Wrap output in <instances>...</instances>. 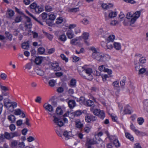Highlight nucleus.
Wrapping results in <instances>:
<instances>
[{
  "label": "nucleus",
  "mask_w": 148,
  "mask_h": 148,
  "mask_svg": "<svg viewBox=\"0 0 148 148\" xmlns=\"http://www.w3.org/2000/svg\"><path fill=\"white\" fill-rule=\"evenodd\" d=\"M97 142L94 139H87L86 144L89 145H93L97 144Z\"/></svg>",
  "instance_id": "nucleus-10"
},
{
  "label": "nucleus",
  "mask_w": 148,
  "mask_h": 148,
  "mask_svg": "<svg viewBox=\"0 0 148 148\" xmlns=\"http://www.w3.org/2000/svg\"><path fill=\"white\" fill-rule=\"evenodd\" d=\"M75 127L79 129H82L84 126L83 124L82 123L79 119L75 120Z\"/></svg>",
  "instance_id": "nucleus-6"
},
{
  "label": "nucleus",
  "mask_w": 148,
  "mask_h": 148,
  "mask_svg": "<svg viewBox=\"0 0 148 148\" xmlns=\"http://www.w3.org/2000/svg\"><path fill=\"white\" fill-rule=\"evenodd\" d=\"M14 14L13 11L11 10H7L6 14L7 15H8L9 17L13 16Z\"/></svg>",
  "instance_id": "nucleus-22"
},
{
  "label": "nucleus",
  "mask_w": 148,
  "mask_h": 148,
  "mask_svg": "<svg viewBox=\"0 0 148 148\" xmlns=\"http://www.w3.org/2000/svg\"><path fill=\"white\" fill-rule=\"evenodd\" d=\"M56 112L57 115H62L63 113L62 110L59 107H58L57 108Z\"/></svg>",
  "instance_id": "nucleus-23"
},
{
  "label": "nucleus",
  "mask_w": 148,
  "mask_h": 148,
  "mask_svg": "<svg viewBox=\"0 0 148 148\" xmlns=\"http://www.w3.org/2000/svg\"><path fill=\"white\" fill-rule=\"evenodd\" d=\"M8 119L11 123H14L16 121V118L15 116L12 114H11L8 116Z\"/></svg>",
  "instance_id": "nucleus-16"
},
{
  "label": "nucleus",
  "mask_w": 148,
  "mask_h": 148,
  "mask_svg": "<svg viewBox=\"0 0 148 148\" xmlns=\"http://www.w3.org/2000/svg\"><path fill=\"white\" fill-rule=\"evenodd\" d=\"M97 119V117L92 115L87 114L85 117V120L86 122L89 123L91 121H94Z\"/></svg>",
  "instance_id": "nucleus-5"
},
{
  "label": "nucleus",
  "mask_w": 148,
  "mask_h": 148,
  "mask_svg": "<svg viewBox=\"0 0 148 148\" xmlns=\"http://www.w3.org/2000/svg\"><path fill=\"white\" fill-rule=\"evenodd\" d=\"M60 57L63 60H64L66 62H67L68 61V59L67 58H66L65 56L63 54H61Z\"/></svg>",
  "instance_id": "nucleus-53"
},
{
  "label": "nucleus",
  "mask_w": 148,
  "mask_h": 148,
  "mask_svg": "<svg viewBox=\"0 0 148 148\" xmlns=\"http://www.w3.org/2000/svg\"><path fill=\"white\" fill-rule=\"evenodd\" d=\"M138 123L139 125H141L144 122V119L142 118H139L138 119Z\"/></svg>",
  "instance_id": "nucleus-52"
},
{
  "label": "nucleus",
  "mask_w": 148,
  "mask_h": 148,
  "mask_svg": "<svg viewBox=\"0 0 148 148\" xmlns=\"http://www.w3.org/2000/svg\"><path fill=\"white\" fill-rule=\"evenodd\" d=\"M98 116L100 118L103 119L105 117V114L103 110L100 111L99 113Z\"/></svg>",
  "instance_id": "nucleus-26"
},
{
  "label": "nucleus",
  "mask_w": 148,
  "mask_h": 148,
  "mask_svg": "<svg viewBox=\"0 0 148 148\" xmlns=\"http://www.w3.org/2000/svg\"><path fill=\"white\" fill-rule=\"evenodd\" d=\"M4 105L7 109L11 112H12L14 107V105H12V102H10L9 100L7 101L4 100L3 101Z\"/></svg>",
  "instance_id": "nucleus-2"
},
{
  "label": "nucleus",
  "mask_w": 148,
  "mask_h": 148,
  "mask_svg": "<svg viewBox=\"0 0 148 148\" xmlns=\"http://www.w3.org/2000/svg\"><path fill=\"white\" fill-rule=\"evenodd\" d=\"M9 128L12 132H13L16 129V127L14 124H11L9 126Z\"/></svg>",
  "instance_id": "nucleus-51"
},
{
  "label": "nucleus",
  "mask_w": 148,
  "mask_h": 148,
  "mask_svg": "<svg viewBox=\"0 0 148 148\" xmlns=\"http://www.w3.org/2000/svg\"><path fill=\"white\" fill-rule=\"evenodd\" d=\"M34 10L36 13H39L42 11L43 10V9L42 8L39 6L37 5Z\"/></svg>",
  "instance_id": "nucleus-19"
},
{
  "label": "nucleus",
  "mask_w": 148,
  "mask_h": 148,
  "mask_svg": "<svg viewBox=\"0 0 148 148\" xmlns=\"http://www.w3.org/2000/svg\"><path fill=\"white\" fill-rule=\"evenodd\" d=\"M25 26L26 28L30 29L32 28V24L31 22H26Z\"/></svg>",
  "instance_id": "nucleus-46"
},
{
  "label": "nucleus",
  "mask_w": 148,
  "mask_h": 148,
  "mask_svg": "<svg viewBox=\"0 0 148 148\" xmlns=\"http://www.w3.org/2000/svg\"><path fill=\"white\" fill-rule=\"evenodd\" d=\"M115 39V36L114 35H110L108 38V42H113Z\"/></svg>",
  "instance_id": "nucleus-36"
},
{
  "label": "nucleus",
  "mask_w": 148,
  "mask_h": 148,
  "mask_svg": "<svg viewBox=\"0 0 148 148\" xmlns=\"http://www.w3.org/2000/svg\"><path fill=\"white\" fill-rule=\"evenodd\" d=\"M82 113V112L80 110H78L75 112L72 113V114L75 116H79Z\"/></svg>",
  "instance_id": "nucleus-34"
},
{
  "label": "nucleus",
  "mask_w": 148,
  "mask_h": 148,
  "mask_svg": "<svg viewBox=\"0 0 148 148\" xmlns=\"http://www.w3.org/2000/svg\"><path fill=\"white\" fill-rule=\"evenodd\" d=\"M43 107L46 111H48L49 114L51 116L53 115L52 112L53 111V109L51 105L47 103H45L43 105Z\"/></svg>",
  "instance_id": "nucleus-3"
},
{
  "label": "nucleus",
  "mask_w": 148,
  "mask_h": 148,
  "mask_svg": "<svg viewBox=\"0 0 148 148\" xmlns=\"http://www.w3.org/2000/svg\"><path fill=\"white\" fill-rule=\"evenodd\" d=\"M45 49L42 47H40L38 48V53L40 54H43L45 51Z\"/></svg>",
  "instance_id": "nucleus-31"
},
{
  "label": "nucleus",
  "mask_w": 148,
  "mask_h": 148,
  "mask_svg": "<svg viewBox=\"0 0 148 148\" xmlns=\"http://www.w3.org/2000/svg\"><path fill=\"white\" fill-rule=\"evenodd\" d=\"M102 53L97 52V53H92V57L97 60L100 61Z\"/></svg>",
  "instance_id": "nucleus-7"
},
{
  "label": "nucleus",
  "mask_w": 148,
  "mask_h": 148,
  "mask_svg": "<svg viewBox=\"0 0 148 148\" xmlns=\"http://www.w3.org/2000/svg\"><path fill=\"white\" fill-rule=\"evenodd\" d=\"M110 141L113 142L118 138L115 135H111L108 136Z\"/></svg>",
  "instance_id": "nucleus-33"
},
{
  "label": "nucleus",
  "mask_w": 148,
  "mask_h": 148,
  "mask_svg": "<svg viewBox=\"0 0 148 148\" xmlns=\"http://www.w3.org/2000/svg\"><path fill=\"white\" fill-rule=\"evenodd\" d=\"M113 6V4L111 3H103L102 4L101 7L104 9H107L112 8Z\"/></svg>",
  "instance_id": "nucleus-9"
},
{
  "label": "nucleus",
  "mask_w": 148,
  "mask_h": 148,
  "mask_svg": "<svg viewBox=\"0 0 148 148\" xmlns=\"http://www.w3.org/2000/svg\"><path fill=\"white\" fill-rule=\"evenodd\" d=\"M79 102L80 103L85 104L86 101H85V98L83 97H81L79 99Z\"/></svg>",
  "instance_id": "nucleus-41"
},
{
  "label": "nucleus",
  "mask_w": 148,
  "mask_h": 148,
  "mask_svg": "<svg viewBox=\"0 0 148 148\" xmlns=\"http://www.w3.org/2000/svg\"><path fill=\"white\" fill-rule=\"evenodd\" d=\"M77 39L76 38H74L71 40V43L72 45H76L77 44Z\"/></svg>",
  "instance_id": "nucleus-60"
},
{
  "label": "nucleus",
  "mask_w": 148,
  "mask_h": 148,
  "mask_svg": "<svg viewBox=\"0 0 148 148\" xmlns=\"http://www.w3.org/2000/svg\"><path fill=\"white\" fill-rule=\"evenodd\" d=\"M37 6V5L35 2H34L30 5V7L31 9L34 10Z\"/></svg>",
  "instance_id": "nucleus-57"
},
{
  "label": "nucleus",
  "mask_w": 148,
  "mask_h": 148,
  "mask_svg": "<svg viewBox=\"0 0 148 148\" xmlns=\"http://www.w3.org/2000/svg\"><path fill=\"white\" fill-rule=\"evenodd\" d=\"M76 80L74 79H71L70 84V86L71 87H75L76 86Z\"/></svg>",
  "instance_id": "nucleus-21"
},
{
  "label": "nucleus",
  "mask_w": 148,
  "mask_h": 148,
  "mask_svg": "<svg viewBox=\"0 0 148 148\" xmlns=\"http://www.w3.org/2000/svg\"><path fill=\"white\" fill-rule=\"evenodd\" d=\"M0 87L2 90L5 91L9 90V89L8 87L2 86L1 84H0Z\"/></svg>",
  "instance_id": "nucleus-49"
},
{
  "label": "nucleus",
  "mask_w": 148,
  "mask_h": 148,
  "mask_svg": "<svg viewBox=\"0 0 148 148\" xmlns=\"http://www.w3.org/2000/svg\"><path fill=\"white\" fill-rule=\"evenodd\" d=\"M49 19L51 20H54L56 18V16L53 14H51L49 16Z\"/></svg>",
  "instance_id": "nucleus-63"
},
{
  "label": "nucleus",
  "mask_w": 148,
  "mask_h": 148,
  "mask_svg": "<svg viewBox=\"0 0 148 148\" xmlns=\"http://www.w3.org/2000/svg\"><path fill=\"white\" fill-rule=\"evenodd\" d=\"M16 124L18 126H21L23 124V121L21 119L18 120L16 121Z\"/></svg>",
  "instance_id": "nucleus-61"
},
{
  "label": "nucleus",
  "mask_w": 148,
  "mask_h": 148,
  "mask_svg": "<svg viewBox=\"0 0 148 148\" xmlns=\"http://www.w3.org/2000/svg\"><path fill=\"white\" fill-rule=\"evenodd\" d=\"M63 135L65 138H69L70 137L72 136V134L71 131L64 130L63 132Z\"/></svg>",
  "instance_id": "nucleus-11"
},
{
  "label": "nucleus",
  "mask_w": 148,
  "mask_h": 148,
  "mask_svg": "<svg viewBox=\"0 0 148 148\" xmlns=\"http://www.w3.org/2000/svg\"><path fill=\"white\" fill-rule=\"evenodd\" d=\"M4 136L7 139L9 140L13 138L12 132L10 133L5 132L4 134Z\"/></svg>",
  "instance_id": "nucleus-12"
},
{
  "label": "nucleus",
  "mask_w": 148,
  "mask_h": 148,
  "mask_svg": "<svg viewBox=\"0 0 148 148\" xmlns=\"http://www.w3.org/2000/svg\"><path fill=\"white\" fill-rule=\"evenodd\" d=\"M146 61V59L145 58L143 57H142L139 59V62L138 63L139 64H144L145 63Z\"/></svg>",
  "instance_id": "nucleus-40"
},
{
  "label": "nucleus",
  "mask_w": 148,
  "mask_h": 148,
  "mask_svg": "<svg viewBox=\"0 0 148 148\" xmlns=\"http://www.w3.org/2000/svg\"><path fill=\"white\" fill-rule=\"evenodd\" d=\"M22 20L21 16H18L16 17L15 19V22L16 23L21 22Z\"/></svg>",
  "instance_id": "nucleus-47"
},
{
  "label": "nucleus",
  "mask_w": 148,
  "mask_h": 148,
  "mask_svg": "<svg viewBox=\"0 0 148 148\" xmlns=\"http://www.w3.org/2000/svg\"><path fill=\"white\" fill-rule=\"evenodd\" d=\"M125 107L124 109V112L125 114H130L131 113V112L130 110L128 108V107Z\"/></svg>",
  "instance_id": "nucleus-48"
},
{
  "label": "nucleus",
  "mask_w": 148,
  "mask_h": 148,
  "mask_svg": "<svg viewBox=\"0 0 148 148\" xmlns=\"http://www.w3.org/2000/svg\"><path fill=\"white\" fill-rule=\"evenodd\" d=\"M78 8H73L69 10V11L70 12H76L79 11Z\"/></svg>",
  "instance_id": "nucleus-42"
},
{
  "label": "nucleus",
  "mask_w": 148,
  "mask_h": 148,
  "mask_svg": "<svg viewBox=\"0 0 148 148\" xmlns=\"http://www.w3.org/2000/svg\"><path fill=\"white\" fill-rule=\"evenodd\" d=\"M1 78L3 80L5 79L7 77V75L5 73H2L0 75Z\"/></svg>",
  "instance_id": "nucleus-58"
},
{
  "label": "nucleus",
  "mask_w": 148,
  "mask_h": 148,
  "mask_svg": "<svg viewBox=\"0 0 148 148\" xmlns=\"http://www.w3.org/2000/svg\"><path fill=\"white\" fill-rule=\"evenodd\" d=\"M130 128H131V129L134 132H135L136 133H140V131H139L137 130L136 129H135V126L132 123L130 125Z\"/></svg>",
  "instance_id": "nucleus-43"
},
{
  "label": "nucleus",
  "mask_w": 148,
  "mask_h": 148,
  "mask_svg": "<svg viewBox=\"0 0 148 148\" xmlns=\"http://www.w3.org/2000/svg\"><path fill=\"white\" fill-rule=\"evenodd\" d=\"M84 25H86L89 23V21L86 18H84L82 21Z\"/></svg>",
  "instance_id": "nucleus-64"
},
{
  "label": "nucleus",
  "mask_w": 148,
  "mask_h": 148,
  "mask_svg": "<svg viewBox=\"0 0 148 148\" xmlns=\"http://www.w3.org/2000/svg\"><path fill=\"white\" fill-rule=\"evenodd\" d=\"M90 110L93 112V113L95 115H98L100 111H99L97 109H95L94 110L93 108L92 107L90 108Z\"/></svg>",
  "instance_id": "nucleus-28"
},
{
  "label": "nucleus",
  "mask_w": 148,
  "mask_h": 148,
  "mask_svg": "<svg viewBox=\"0 0 148 148\" xmlns=\"http://www.w3.org/2000/svg\"><path fill=\"white\" fill-rule=\"evenodd\" d=\"M114 47L116 49L119 50L121 49V45L120 43L114 42Z\"/></svg>",
  "instance_id": "nucleus-25"
},
{
  "label": "nucleus",
  "mask_w": 148,
  "mask_h": 148,
  "mask_svg": "<svg viewBox=\"0 0 148 148\" xmlns=\"http://www.w3.org/2000/svg\"><path fill=\"white\" fill-rule=\"evenodd\" d=\"M106 69V68L104 67V65H102L99 66V69L101 71H103L105 72Z\"/></svg>",
  "instance_id": "nucleus-59"
},
{
  "label": "nucleus",
  "mask_w": 148,
  "mask_h": 148,
  "mask_svg": "<svg viewBox=\"0 0 148 148\" xmlns=\"http://www.w3.org/2000/svg\"><path fill=\"white\" fill-rule=\"evenodd\" d=\"M53 117L54 118L53 121L55 125L59 127H61L64 125L63 122L60 119L58 118L55 115L53 116Z\"/></svg>",
  "instance_id": "nucleus-4"
},
{
  "label": "nucleus",
  "mask_w": 148,
  "mask_h": 148,
  "mask_svg": "<svg viewBox=\"0 0 148 148\" xmlns=\"http://www.w3.org/2000/svg\"><path fill=\"white\" fill-rule=\"evenodd\" d=\"M58 39L61 41L64 42L66 40V37L65 34H63L60 36Z\"/></svg>",
  "instance_id": "nucleus-20"
},
{
  "label": "nucleus",
  "mask_w": 148,
  "mask_h": 148,
  "mask_svg": "<svg viewBox=\"0 0 148 148\" xmlns=\"http://www.w3.org/2000/svg\"><path fill=\"white\" fill-rule=\"evenodd\" d=\"M56 83V80L54 79L50 80L49 82V85L51 87H53L55 85V84Z\"/></svg>",
  "instance_id": "nucleus-30"
},
{
  "label": "nucleus",
  "mask_w": 148,
  "mask_h": 148,
  "mask_svg": "<svg viewBox=\"0 0 148 148\" xmlns=\"http://www.w3.org/2000/svg\"><path fill=\"white\" fill-rule=\"evenodd\" d=\"M109 58V56L108 55L102 53L100 61L105 62L107 61Z\"/></svg>",
  "instance_id": "nucleus-14"
},
{
  "label": "nucleus",
  "mask_w": 148,
  "mask_h": 148,
  "mask_svg": "<svg viewBox=\"0 0 148 148\" xmlns=\"http://www.w3.org/2000/svg\"><path fill=\"white\" fill-rule=\"evenodd\" d=\"M113 143L116 147H118L120 146V144L118 140V138L113 142Z\"/></svg>",
  "instance_id": "nucleus-35"
},
{
  "label": "nucleus",
  "mask_w": 148,
  "mask_h": 148,
  "mask_svg": "<svg viewBox=\"0 0 148 148\" xmlns=\"http://www.w3.org/2000/svg\"><path fill=\"white\" fill-rule=\"evenodd\" d=\"M37 74L40 76H43L44 74V72L42 70H39L37 71L36 72Z\"/></svg>",
  "instance_id": "nucleus-54"
},
{
  "label": "nucleus",
  "mask_w": 148,
  "mask_h": 148,
  "mask_svg": "<svg viewBox=\"0 0 148 148\" xmlns=\"http://www.w3.org/2000/svg\"><path fill=\"white\" fill-rule=\"evenodd\" d=\"M63 19L62 18H57L56 23L57 24H60L62 23Z\"/></svg>",
  "instance_id": "nucleus-56"
},
{
  "label": "nucleus",
  "mask_w": 148,
  "mask_h": 148,
  "mask_svg": "<svg viewBox=\"0 0 148 148\" xmlns=\"http://www.w3.org/2000/svg\"><path fill=\"white\" fill-rule=\"evenodd\" d=\"M22 111L19 109H16L15 110L14 114L16 115H20L22 113Z\"/></svg>",
  "instance_id": "nucleus-38"
},
{
  "label": "nucleus",
  "mask_w": 148,
  "mask_h": 148,
  "mask_svg": "<svg viewBox=\"0 0 148 148\" xmlns=\"http://www.w3.org/2000/svg\"><path fill=\"white\" fill-rule=\"evenodd\" d=\"M126 137L127 138L132 140H133L134 138L132 136L128 133H126L125 134Z\"/></svg>",
  "instance_id": "nucleus-45"
},
{
  "label": "nucleus",
  "mask_w": 148,
  "mask_h": 148,
  "mask_svg": "<svg viewBox=\"0 0 148 148\" xmlns=\"http://www.w3.org/2000/svg\"><path fill=\"white\" fill-rule=\"evenodd\" d=\"M18 143L17 140H12L10 145V147L12 148H14L18 145Z\"/></svg>",
  "instance_id": "nucleus-18"
},
{
  "label": "nucleus",
  "mask_w": 148,
  "mask_h": 148,
  "mask_svg": "<svg viewBox=\"0 0 148 148\" xmlns=\"http://www.w3.org/2000/svg\"><path fill=\"white\" fill-rule=\"evenodd\" d=\"M40 16L44 20L47 18V14L45 12H43L41 14Z\"/></svg>",
  "instance_id": "nucleus-55"
},
{
  "label": "nucleus",
  "mask_w": 148,
  "mask_h": 148,
  "mask_svg": "<svg viewBox=\"0 0 148 148\" xmlns=\"http://www.w3.org/2000/svg\"><path fill=\"white\" fill-rule=\"evenodd\" d=\"M146 71V69L144 68H142L139 70L138 74L142 75Z\"/></svg>",
  "instance_id": "nucleus-44"
},
{
  "label": "nucleus",
  "mask_w": 148,
  "mask_h": 148,
  "mask_svg": "<svg viewBox=\"0 0 148 148\" xmlns=\"http://www.w3.org/2000/svg\"><path fill=\"white\" fill-rule=\"evenodd\" d=\"M43 60L42 57H38L36 58L35 62L36 64L39 65L41 63Z\"/></svg>",
  "instance_id": "nucleus-13"
},
{
  "label": "nucleus",
  "mask_w": 148,
  "mask_h": 148,
  "mask_svg": "<svg viewBox=\"0 0 148 148\" xmlns=\"http://www.w3.org/2000/svg\"><path fill=\"white\" fill-rule=\"evenodd\" d=\"M87 65H85L82 66L78 70L79 73L83 78L90 80L93 78L92 73V70L91 68H87Z\"/></svg>",
  "instance_id": "nucleus-1"
},
{
  "label": "nucleus",
  "mask_w": 148,
  "mask_h": 148,
  "mask_svg": "<svg viewBox=\"0 0 148 148\" xmlns=\"http://www.w3.org/2000/svg\"><path fill=\"white\" fill-rule=\"evenodd\" d=\"M83 38L85 40H87L88 39L89 34L88 33H83Z\"/></svg>",
  "instance_id": "nucleus-50"
},
{
  "label": "nucleus",
  "mask_w": 148,
  "mask_h": 148,
  "mask_svg": "<svg viewBox=\"0 0 148 148\" xmlns=\"http://www.w3.org/2000/svg\"><path fill=\"white\" fill-rule=\"evenodd\" d=\"M52 69L55 71H58L61 70V68L59 66L57 63H52L51 64Z\"/></svg>",
  "instance_id": "nucleus-8"
},
{
  "label": "nucleus",
  "mask_w": 148,
  "mask_h": 148,
  "mask_svg": "<svg viewBox=\"0 0 148 148\" xmlns=\"http://www.w3.org/2000/svg\"><path fill=\"white\" fill-rule=\"evenodd\" d=\"M119 23L116 20H114L112 21L110 23V25L112 26H115L117 24Z\"/></svg>",
  "instance_id": "nucleus-62"
},
{
  "label": "nucleus",
  "mask_w": 148,
  "mask_h": 148,
  "mask_svg": "<svg viewBox=\"0 0 148 148\" xmlns=\"http://www.w3.org/2000/svg\"><path fill=\"white\" fill-rule=\"evenodd\" d=\"M66 34L68 38L69 39H72L74 36V34L71 31H68Z\"/></svg>",
  "instance_id": "nucleus-24"
},
{
  "label": "nucleus",
  "mask_w": 148,
  "mask_h": 148,
  "mask_svg": "<svg viewBox=\"0 0 148 148\" xmlns=\"http://www.w3.org/2000/svg\"><path fill=\"white\" fill-rule=\"evenodd\" d=\"M69 106L70 108H73L75 106V100H70L68 102Z\"/></svg>",
  "instance_id": "nucleus-15"
},
{
  "label": "nucleus",
  "mask_w": 148,
  "mask_h": 148,
  "mask_svg": "<svg viewBox=\"0 0 148 148\" xmlns=\"http://www.w3.org/2000/svg\"><path fill=\"white\" fill-rule=\"evenodd\" d=\"M43 33L45 34L46 36L50 40H51L53 38V36L50 34H49L47 32H43Z\"/></svg>",
  "instance_id": "nucleus-37"
},
{
  "label": "nucleus",
  "mask_w": 148,
  "mask_h": 148,
  "mask_svg": "<svg viewBox=\"0 0 148 148\" xmlns=\"http://www.w3.org/2000/svg\"><path fill=\"white\" fill-rule=\"evenodd\" d=\"M94 101L90 100H88L86 101L85 105H86L89 106H91L94 105Z\"/></svg>",
  "instance_id": "nucleus-27"
},
{
  "label": "nucleus",
  "mask_w": 148,
  "mask_h": 148,
  "mask_svg": "<svg viewBox=\"0 0 148 148\" xmlns=\"http://www.w3.org/2000/svg\"><path fill=\"white\" fill-rule=\"evenodd\" d=\"M13 138L15 137L19 136L21 135V133L18 131H15L14 132H12Z\"/></svg>",
  "instance_id": "nucleus-39"
},
{
  "label": "nucleus",
  "mask_w": 148,
  "mask_h": 148,
  "mask_svg": "<svg viewBox=\"0 0 148 148\" xmlns=\"http://www.w3.org/2000/svg\"><path fill=\"white\" fill-rule=\"evenodd\" d=\"M29 41H27L25 42H23L22 44V47L24 49H27L29 48Z\"/></svg>",
  "instance_id": "nucleus-17"
},
{
  "label": "nucleus",
  "mask_w": 148,
  "mask_h": 148,
  "mask_svg": "<svg viewBox=\"0 0 148 148\" xmlns=\"http://www.w3.org/2000/svg\"><path fill=\"white\" fill-rule=\"evenodd\" d=\"M140 13L141 12L140 11H137L133 14V17H135L137 19L139 17Z\"/></svg>",
  "instance_id": "nucleus-32"
},
{
  "label": "nucleus",
  "mask_w": 148,
  "mask_h": 148,
  "mask_svg": "<svg viewBox=\"0 0 148 148\" xmlns=\"http://www.w3.org/2000/svg\"><path fill=\"white\" fill-rule=\"evenodd\" d=\"M117 15V13L115 12H112L110 13L108 15L110 18H112L115 17Z\"/></svg>",
  "instance_id": "nucleus-29"
}]
</instances>
